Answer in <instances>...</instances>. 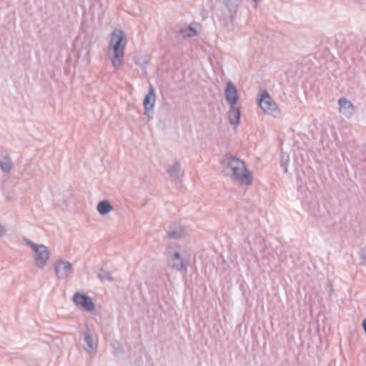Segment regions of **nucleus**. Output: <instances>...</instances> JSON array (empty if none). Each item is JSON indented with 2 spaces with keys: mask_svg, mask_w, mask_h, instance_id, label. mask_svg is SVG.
<instances>
[{
  "mask_svg": "<svg viewBox=\"0 0 366 366\" xmlns=\"http://www.w3.org/2000/svg\"><path fill=\"white\" fill-rule=\"evenodd\" d=\"M125 34L121 29H114L112 33L108 55L114 68L119 69L123 63L124 50L126 44Z\"/></svg>",
  "mask_w": 366,
  "mask_h": 366,
  "instance_id": "nucleus-1",
  "label": "nucleus"
},
{
  "mask_svg": "<svg viewBox=\"0 0 366 366\" xmlns=\"http://www.w3.org/2000/svg\"><path fill=\"white\" fill-rule=\"evenodd\" d=\"M221 163L231 169L232 176L236 181L246 185L252 184L253 179L252 173L247 169L244 161L233 155L227 154Z\"/></svg>",
  "mask_w": 366,
  "mask_h": 366,
  "instance_id": "nucleus-2",
  "label": "nucleus"
},
{
  "mask_svg": "<svg viewBox=\"0 0 366 366\" xmlns=\"http://www.w3.org/2000/svg\"><path fill=\"white\" fill-rule=\"evenodd\" d=\"M257 102L260 108L265 113L275 118L280 117V110L267 90L262 92L259 98L257 99Z\"/></svg>",
  "mask_w": 366,
  "mask_h": 366,
  "instance_id": "nucleus-3",
  "label": "nucleus"
},
{
  "mask_svg": "<svg viewBox=\"0 0 366 366\" xmlns=\"http://www.w3.org/2000/svg\"><path fill=\"white\" fill-rule=\"evenodd\" d=\"M168 266L177 271L185 270L189 264V261L187 258L182 257L179 252H175L167 259Z\"/></svg>",
  "mask_w": 366,
  "mask_h": 366,
  "instance_id": "nucleus-4",
  "label": "nucleus"
},
{
  "mask_svg": "<svg viewBox=\"0 0 366 366\" xmlns=\"http://www.w3.org/2000/svg\"><path fill=\"white\" fill-rule=\"evenodd\" d=\"M72 299L76 305L81 306L85 311L92 312L95 310V305L92 298L87 295L76 292Z\"/></svg>",
  "mask_w": 366,
  "mask_h": 366,
  "instance_id": "nucleus-5",
  "label": "nucleus"
},
{
  "mask_svg": "<svg viewBox=\"0 0 366 366\" xmlns=\"http://www.w3.org/2000/svg\"><path fill=\"white\" fill-rule=\"evenodd\" d=\"M186 235V232L183 226L177 222H172L168 226V230L165 238L173 239H181Z\"/></svg>",
  "mask_w": 366,
  "mask_h": 366,
  "instance_id": "nucleus-6",
  "label": "nucleus"
},
{
  "mask_svg": "<svg viewBox=\"0 0 366 366\" xmlns=\"http://www.w3.org/2000/svg\"><path fill=\"white\" fill-rule=\"evenodd\" d=\"M54 271L58 278L64 279L72 272V265L68 261L59 259L54 264Z\"/></svg>",
  "mask_w": 366,
  "mask_h": 366,
  "instance_id": "nucleus-7",
  "label": "nucleus"
},
{
  "mask_svg": "<svg viewBox=\"0 0 366 366\" xmlns=\"http://www.w3.org/2000/svg\"><path fill=\"white\" fill-rule=\"evenodd\" d=\"M155 92L154 88L150 86L148 94L144 97L143 100V105L144 109V114L149 119H152L151 111L153 109L155 103Z\"/></svg>",
  "mask_w": 366,
  "mask_h": 366,
  "instance_id": "nucleus-8",
  "label": "nucleus"
},
{
  "mask_svg": "<svg viewBox=\"0 0 366 366\" xmlns=\"http://www.w3.org/2000/svg\"><path fill=\"white\" fill-rule=\"evenodd\" d=\"M224 96L229 105L237 104L238 101L237 89L231 81H228L226 84Z\"/></svg>",
  "mask_w": 366,
  "mask_h": 366,
  "instance_id": "nucleus-9",
  "label": "nucleus"
},
{
  "mask_svg": "<svg viewBox=\"0 0 366 366\" xmlns=\"http://www.w3.org/2000/svg\"><path fill=\"white\" fill-rule=\"evenodd\" d=\"M13 162L9 152L6 149L0 151V169L3 172L9 173L13 167Z\"/></svg>",
  "mask_w": 366,
  "mask_h": 366,
  "instance_id": "nucleus-10",
  "label": "nucleus"
},
{
  "mask_svg": "<svg viewBox=\"0 0 366 366\" xmlns=\"http://www.w3.org/2000/svg\"><path fill=\"white\" fill-rule=\"evenodd\" d=\"M84 341L86 344L85 346H84V350L90 353H96L97 352V344L94 342L93 340V337L92 335V332L89 327L86 326V328L84 331Z\"/></svg>",
  "mask_w": 366,
  "mask_h": 366,
  "instance_id": "nucleus-11",
  "label": "nucleus"
},
{
  "mask_svg": "<svg viewBox=\"0 0 366 366\" xmlns=\"http://www.w3.org/2000/svg\"><path fill=\"white\" fill-rule=\"evenodd\" d=\"M50 257V252L46 246L39 254L34 255V260L35 265L39 269H44Z\"/></svg>",
  "mask_w": 366,
  "mask_h": 366,
  "instance_id": "nucleus-12",
  "label": "nucleus"
},
{
  "mask_svg": "<svg viewBox=\"0 0 366 366\" xmlns=\"http://www.w3.org/2000/svg\"><path fill=\"white\" fill-rule=\"evenodd\" d=\"M338 103L340 113H342L345 117L350 118L353 114L354 107L352 104L344 97L340 98Z\"/></svg>",
  "mask_w": 366,
  "mask_h": 366,
  "instance_id": "nucleus-13",
  "label": "nucleus"
},
{
  "mask_svg": "<svg viewBox=\"0 0 366 366\" xmlns=\"http://www.w3.org/2000/svg\"><path fill=\"white\" fill-rule=\"evenodd\" d=\"M229 110L228 112V119L232 125L237 126L239 124L241 112L239 108L236 105H229Z\"/></svg>",
  "mask_w": 366,
  "mask_h": 366,
  "instance_id": "nucleus-14",
  "label": "nucleus"
},
{
  "mask_svg": "<svg viewBox=\"0 0 366 366\" xmlns=\"http://www.w3.org/2000/svg\"><path fill=\"white\" fill-rule=\"evenodd\" d=\"M113 209L110 202L107 200L100 201L97 207V209L101 215H106Z\"/></svg>",
  "mask_w": 366,
  "mask_h": 366,
  "instance_id": "nucleus-15",
  "label": "nucleus"
},
{
  "mask_svg": "<svg viewBox=\"0 0 366 366\" xmlns=\"http://www.w3.org/2000/svg\"><path fill=\"white\" fill-rule=\"evenodd\" d=\"M180 163L177 161L173 165L170 166L167 171L170 177L178 179L180 177Z\"/></svg>",
  "mask_w": 366,
  "mask_h": 366,
  "instance_id": "nucleus-16",
  "label": "nucleus"
},
{
  "mask_svg": "<svg viewBox=\"0 0 366 366\" xmlns=\"http://www.w3.org/2000/svg\"><path fill=\"white\" fill-rule=\"evenodd\" d=\"M24 241L25 242L26 245H28L29 247H30L32 249V250L35 253V255H37L38 254H39L40 252L46 247V245H44V244H36L27 238H24Z\"/></svg>",
  "mask_w": 366,
  "mask_h": 366,
  "instance_id": "nucleus-17",
  "label": "nucleus"
},
{
  "mask_svg": "<svg viewBox=\"0 0 366 366\" xmlns=\"http://www.w3.org/2000/svg\"><path fill=\"white\" fill-rule=\"evenodd\" d=\"M98 277L101 281L107 280L109 282H112L114 280L111 273L103 268L99 270Z\"/></svg>",
  "mask_w": 366,
  "mask_h": 366,
  "instance_id": "nucleus-18",
  "label": "nucleus"
},
{
  "mask_svg": "<svg viewBox=\"0 0 366 366\" xmlns=\"http://www.w3.org/2000/svg\"><path fill=\"white\" fill-rule=\"evenodd\" d=\"M179 32L184 37H192L197 34L196 29L191 26L186 29H181Z\"/></svg>",
  "mask_w": 366,
  "mask_h": 366,
  "instance_id": "nucleus-19",
  "label": "nucleus"
},
{
  "mask_svg": "<svg viewBox=\"0 0 366 366\" xmlns=\"http://www.w3.org/2000/svg\"><path fill=\"white\" fill-rule=\"evenodd\" d=\"M290 158L288 154H283L281 157L280 165L283 169L285 173L288 172L287 164L289 163Z\"/></svg>",
  "mask_w": 366,
  "mask_h": 366,
  "instance_id": "nucleus-20",
  "label": "nucleus"
},
{
  "mask_svg": "<svg viewBox=\"0 0 366 366\" xmlns=\"http://www.w3.org/2000/svg\"><path fill=\"white\" fill-rule=\"evenodd\" d=\"M239 2L240 0H225V4L230 12H232V10L235 11Z\"/></svg>",
  "mask_w": 366,
  "mask_h": 366,
  "instance_id": "nucleus-21",
  "label": "nucleus"
},
{
  "mask_svg": "<svg viewBox=\"0 0 366 366\" xmlns=\"http://www.w3.org/2000/svg\"><path fill=\"white\" fill-rule=\"evenodd\" d=\"M359 264L366 265V245L358 252Z\"/></svg>",
  "mask_w": 366,
  "mask_h": 366,
  "instance_id": "nucleus-22",
  "label": "nucleus"
},
{
  "mask_svg": "<svg viewBox=\"0 0 366 366\" xmlns=\"http://www.w3.org/2000/svg\"><path fill=\"white\" fill-rule=\"evenodd\" d=\"M136 64H138L141 68H144L146 65L148 64V61L147 59H136Z\"/></svg>",
  "mask_w": 366,
  "mask_h": 366,
  "instance_id": "nucleus-23",
  "label": "nucleus"
},
{
  "mask_svg": "<svg viewBox=\"0 0 366 366\" xmlns=\"http://www.w3.org/2000/svg\"><path fill=\"white\" fill-rule=\"evenodd\" d=\"M6 234V229L4 228V226H2L1 224H0V235H4Z\"/></svg>",
  "mask_w": 366,
  "mask_h": 366,
  "instance_id": "nucleus-24",
  "label": "nucleus"
},
{
  "mask_svg": "<svg viewBox=\"0 0 366 366\" xmlns=\"http://www.w3.org/2000/svg\"><path fill=\"white\" fill-rule=\"evenodd\" d=\"M362 326L364 332L366 335V317L362 320Z\"/></svg>",
  "mask_w": 366,
  "mask_h": 366,
  "instance_id": "nucleus-25",
  "label": "nucleus"
},
{
  "mask_svg": "<svg viewBox=\"0 0 366 366\" xmlns=\"http://www.w3.org/2000/svg\"><path fill=\"white\" fill-rule=\"evenodd\" d=\"M257 1H258V0H254V1L255 3H257Z\"/></svg>",
  "mask_w": 366,
  "mask_h": 366,
  "instance_id": "nucleus-26",
  "label": "nucleus"
}]
</instances>
